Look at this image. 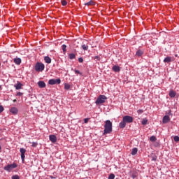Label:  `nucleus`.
Returning <instances> with one entry per match:
<instances>
[{"instance_id": "obj_43", "label": "nucleus", "mask_w": 179, "mask_h": 179, "mask_svg": "<svg viewBox=\"0 0 179 179\" xmlns=\"http://www.w3.org/2000/svg\"><path fill=\"white\" fill-rule=\"evenodd\" d=\"M1 150H2V147H1V145H0V152H1Z\"/></svg>"}, {"instance_id": "obj_23", "label": "nucleus", "mask_w": 179, "mask_h": 179, "mask_svg": "<svg viewBox=\"0 0 179 179\" xmlns=\"http://www.w3.org/2000/svg\"><path fill=\"white\" fill-rule=\"evenodd\" d=\"M81 47L83 50H84V51H87V50H89V46L87 45V44H83Z\"/></svg>"}, {"instance_id": "obj_31", "label": "nucleus", "mask_w": 179, "mask_h": 179, "mask_svg": "<svg viewBox=\"0 0 179 179\" xmlns=\"http://www.w3.org/2000/svg\"><path fill=\"white\" fill-rule=\"evenodd\" d=\"M173 141H175V142H179V136H175L173 137Z\"/></svg>"}, {"instance_id": "obj_12", "label": "nucleus", "mask_w": 179, "mask_h": 179, "mask_svg": "<svg viewBox=\"0 0 179 179\" xmlns=\"http://www.w3.org/2000/svg\"><path fill=\"white\" fill-rule=\"evenodd\" d=\"M22 86H23V84H22L20 82H17V84L15 85L14 87H15L16 90H19L22 89Z\"/></svg>"}, {"instance_id": "obj_40", "label": "nucleus", "mask_w": 179, "mask_h": 179, "mask_svg": "<svg viewBox=\"0 0 179 179\" xmlns=\"http://www.w3.org/2000/svg\"><path fill=\"white\" fill-rule=\"evenodd\" d=\"M17 96H23V93L22 92H17Z\"/></svg>"}, {"instance_id": "obj_3", "label": "nucleus", "mask_w": 179, "mask_h": 179, "mask_svg": "<svg viewBox=\"0 0 179 179\" xmlns=\"http://www.w3.org/2000/svg\"><path fill=\"white\" fill-rule=\"evenodd\" d=\"M17 167V164L16 163H13L12 164H8L7 166L3 167V170L5 171H8V173H10L13 169H16Z\"/></svg>"}, {"instance_id": "obj_8", "label": "nucleus", "mask_w": 179, "mask_h": 179, "mask_svg": "<svg viewBox=\"0 0 179 179\" xmlns=\"http://www.w3.org/2000/svg\"><path fill=\"white\" fill-rule=\"evenodd\" d=\"M162 122L163 124H167V122H170V116L169 115L164 116L162 119Z\"/></svg>"}, {"instance_id": "obj_45", "label": "nucleus", "mask_w": 179, "mask_h": 179, "mask_svg": "<svg viewBox=\"0 0 179 179\" xmlns=\"http://www.w3.org/2000/svg\"><path fill=\"white\" fill-rule=\"evenodd\" d=\"M1 88V86L0 85V89Z\"/></svg>"}, {"instance_id": "obj_42", "label": "nucleus", "mask_w": 179, "mask_h": 179, "mask_svg": "<svg viewBox=\"0 0 179 179\" xmlns=\"http://www.w3.org/2000/svg\"><path fill=\"white\" fill-rule=\"evenodd\" d=\"M17 100L16 99H14L13 100V103H16Z\"/></svg>"}, {"instance_id": "obj_11", "label": "nucleus", "mask_w": 179, "mask_h": 179, "mask_svg": "<svg viewBox=\"0 0 179 179\" xmlns=\"http://www.w3.org/2000/svg\"><path fill=\"white\" fill-rule=\"evenodd\" d=\"M173 61V58L171 57H166L164 59V62L166 64H169V62H171Z\"/></svg>"}, {"instance_id": "obj_14", "label": "nucleus", "mask_w": 179, "mask_h": 179, "mask_svg": "<svg viewBox=\"0 0 179 179\" xmlns=\"http://www.w3.org/2000/svg\"><path fill=\"white\" fill-rule=\"evenodd\" d=\"M85 5L87 6H93L96 5V3L93 0H90L89 2L85 3Z\"/></svg>"}, {"instance_id": "obj_17", "label": "nucleus", "mask_w": 179, "mask_h": 179, "mask_svg": "<svg viewBox=\"0 0 179 179\" xmlns=\"http://www.w3.org/2000/svg\"><path fill=\"white\" fill-rule=\"evenodd\" d=\"M113 71L114 72H120V71H121V68H120V66H117V65H115L113 66Z\"/></svg>"}, {"instance_id": "obj_26", "label": "nucleus", "mask_w": 179, "mask_h": 179, "mask_svg": "<svg viewBox=\"0 0 179 179\" xmlns=\"http://www.w3.org/2000/svg\"><path fill=\"white\" fill-rule=\"evenodd\" d=\"M137 177H138V173L134 172V173L131 174V178H132L133 179H136Z\"/></svg>"}, {"instance_id": "obj_18", "label": "nucleus", "mask_w": 179, "mask_h": 179, "mask_svg": "<svg viewBox=\"0 0 179 179\" xmlns=\"http://www.w3.org/2000/svg\"><path fill=\"white\" fill-rule=\"evenodd\" d=\"M150 157L152 159V162H156L157 160V156H156V154H151Z\"/></svg>"}, {"instance_id": "obj_20", "label": "nucleus", "mask_w": 179, "mask_h": 179, "mask_svg": "<svg viewBox=\"0 0 179 179\" xmlns=\"http://www.w3.org/2000/svg\"><path fill=\"white\" fill-rule=\"evenodd\" d=\"M136 57H142V55H143V51L141 50H137L136 52Z\"/></svg>"}, {"instance_id": "obj_19", "label": "nucleus", "mask_w": 179, "mask_h": 179, "mask_svg": "<svg viewBox=\"0 0 179 179\" xmlns=\"http://www.w3.org/2000/svg\"><path fill=\"white\" fill-rule=\"evenodd\" d=\"M44 61H45V62H46V64H51V59L48 56H45L44 57Z\"/></svg>"}, {"instance_id": "obj_41", "label": "nucleus", "mask_w": 179, "mask_h": 179, "mask_svg": "<svg viewBox=\"0 0 179 179\" xmlns=\"http://www.w3.org/2000/svg\"><path fill=\"white\" fill-rule=\"evenodd\" d=\"M89 121V119H85L84 120V122L85 123V124H87V122Z\"/></svg>"}, {"instance_id": "obj_4", "label": "nucleus", "mask_w": 179, "mask_h": 179, "mask_svg": "<svg viewBox=\"0 0 179 179\" xmlns=\"http://www.w3.org/2000/svg\"><path fill=\"white\" fill-rule=\"evenodd\" d=\"M45 68V66L41 62H37L35 65V71H36V72H43Z\"/></svg>"}, {"instance_id": "obj_27", "label": "nucleus", "mask_w": 179, "mask_h": 179, "mask_svg": "<svg viewBox=\"0 0 179 179\" xmlns=\"http://www.w3.org/2000/svg\"><path fill=\"white\" fill-rule=\"evenodd\" d=\"M62 5L63 6H66V5H68V2L66 1V0H62Z\"/></svg>"}, {"instance_id": "obj_16", "label": "nucleus", "mask_w": 179, "mask_h": 179, "mask_svg": "<svg viewBox=\"0 0 179 179\" xmlns=\"http://www.w3.org/2000/svg\"><path fill=\"white\" fill-rule=\"evenodd\" d=\"M13 61L16 65H20V64H22V59L20 58H15Z\"/></svg>"}, {"instance_id": "obj_35", "label": "nucleus", "mask_w": 179, "mask_h": 179, "mask_svg": "<svg viewBox=\"0 0 179 179\" xmlns=\"http://www.w3.org/2000/svg\"><path fill=\"white\" fill-rule=\"evenodd\" d=\"M137 113H138V114H142L143 113V110L140 109V110H137Z\"/></svg>"}, {"instance_id": "obj_30", "label": "nucleus", "mask_w": 179, "mask_h": 179, "mask_svg": "<svg viewBox=\"0 0 179 179\" xmlns=\"http://www.w3.org/2000/svg\"><path fill=\"white\" fill-rule=\"evenodd\" d=\"M115 178V175H114L113 173H110L108 176V179H114Z\"/></svg>"}, {"instance_id": "obj_39", "label": "nucleus", "mask_w": 179, "mask_h": 179, "mask_svg": "<svg viewBox=\"0 0 179 179\" xmlns=\"http://www.w3.org/2000/svg\"><path fill=\"white\" fill-rule=\"evenodd\" d=\"M168 115H171V117H173V113H171V110H170L168 113Z\"/></svg>"}, {"instance_id": "obj_32", "label": "nucleus", "mask_w": 179, "mask_h": 179, "mask_svg": "<svg viewBox=\"0 0 179 179\" xmlns=\"http://www.w3.org/2000/svg\"><path fill=\"white\" fill-rule=\"evenodd\" d=\"M11 179H20V177H19L17 175H13L11 177Z\"/></svg>"}, {"instance_id": "obj_44", "label": "nucleus", "mask_w": 179, "mask_h": 179, "mask_svg": "<svg viewBox=\"0 0 179 179\" xmlns=\"http://www.w3.org/2000/svg\"><path fill=\"white\" fill-rule=\"evenodd\" d=\"M175 57H178V55H175Z\"/></svg>"}, {"instance_id": "obj_28", "label": "nucleus", "mask_w": 179, "mask_h": 179, "mask_svg": "<svg viewBox=\"0 0 179 179\" xmlns=\"http://www.w3.org/2000/svg\"><path fill=\"white\" fill-rule=\"evenodd\" d=\"M141 124H142V125H146V124H148V120L145 118L143 119Z\"/></svg>"}, {"instance_id": "obj_36", "label": "nucleus", "mask_w": 179, "mask_h": 179, "mask_svg": "<svg viewBox=\"0 0 179 179\" xmlns=\"http://www.w3.org/2000/svg\"><path fill=\"white\" fill-rule=\"evenodd\" d=\"M94 59H97V61H100V59H101L100 57H99V56H95V57H94Z\"/></svg>"}, {"instance_id": "obj_13", "label": "nucleus", "mask_w": 179, "mask_h": 179, "mask_svg": "<svg viewBox=\"0 0 179 179\" xmlns=\"http://www.w3.org/2000/svg\"><path fill=\"white\" fill-rule=\"evenodd\" d=\"M169 97H171V99H174V97H176L177 93H176V92L173 90H171L169 92Z\"/></svg>"}, {"instance_id": "obj_10", "label": "nucleus", "mask_w": 179, "mask_h": 179, "mask_svg": "<svg viewBox=\"0 0 179 179\" xmlns=\"http://www.w3.org/2000/svg\"><path fill=\"white\" fill-rule=\"evenodd\" d=\"M38 86L41 89H44L45 87V83L44 81H39L38 82Z\"/></svg>"}, {"instance_id": "obj_6", "label": "nucleus", "mask_w": 179, "mask_h": 179, "mask_svg": "<svg viewBox=\"0 0 179 179\" xmlns=\"http://www.w3.org/2000/svg\"><path fill=\"white\" fill-rule=\"evenodd\" d=\"M49 85H59L61 83V79H50L48 81Z\"/></svg>"}, {"instance_id": "obj_1", "label": "nucleus", "mask_w": 179, "mask_h": 179, "mask_svg": "<svg viewBox=\"0 0 179 179\" xmlns=\"http://www.w3.org/2000/svg\"><path fill=\"white\" fill-rule=\"evenodd\" d=\"M134 122V117L129 115H126L122 117V121L119 124L120 128H125L127 124Z\"/></svg>"}, {"instance_id": "obj_5", "label": "nucleus", "mask_w": 179, "mask_h": 179, "mask_svg": "<svg viewBox=\"0 0 179 179\" xmlns=\"http://www.w3.org/2000/svg\"><path fill=\"white\" fill-rule=\"evenodd\" d=\"M107 100V96L105 95H99L96 101V104H103V103H106V101Z\"/></svg>"}, {"instance_id": "obj_37", "label": "nucleus", "mask_w": 179, "mask_h": 179, "mask_svg": "<svg viewBox=\"0 0 179 179\" xmlns=\"http://www.w3.org/2000/svg\"><path fill=\"white\" fill-rule=\"evenodd\" d=\"M78 62H80V63L83 62V58L82 57L78 58Z\"/></svg>"}, {"instance_id": "obj_9", "label": "nucleus", "mask_w": 179, "mask_h": 179, "mask_svg": "<svg viewBox=\"0 0 179 179\" xmlns=\"http://www.w3.org/2000/svg\"><path fill=\"white\" fill-rule=\"evenodd\" d=\"M49 139L52 143H55V142H57V136L55 135H50Z\"/></svg>"}, {"instance_id": "obj_24", "label": "nucleus", "mask_w": 179, "mask_h": 179, "mask_svg": "<svg viewBox=\"0 0 179 179\" xmlns=\"http://www.w3.org/2000/svg\"><path fill=\"white\" fill-rule=\"evenodd\" d=\"M150 142H156V141H157V138H156V136H152L150 138Z\"/></svg>"}, {"instance_id": "obj_22", "label": "nucleus", "mask_w": 179, "mask_h": 179, "mask_svg": "<svg viewBox=\"0 0 179 179\" xmlns=\"http://www.w3.org/2000/svg\"><path fill=\"white\" fill-rule=\"evenodd\" d=\"M136 153H138V148H133L131 150V153L132 155V156H135V155H136Z\"/></svg>"}, {"instance_id": "obj_33", "label": "nucleus", "mask_w": 179, "mask_h": 179, "mask_svg": "<svg viewBox=\"0 0 179 179\" xmlns=\"http://www.w3.org/2000/svg\"><path fill=\"white\" fill-rule=\"evenodd\" d=\"M75 73H78V75H82V73L79 70H74Z\"/></svg>"}, {"instance_id": "obj_38", "label": "nucleus", "mask_w": 179, "mask_h": 179, "mask_svg": "<svg viewBox=\"0 0 179 179\" xmlns=\"http://www.w3.org/2000/svg\"><path fill=\"white\" fill-rule=\"evenodd\" d=\"M36 146H37V143L33 142V143H32V147H33V148H36Z\"/></svg>"}, {"instance_id": "obj_46", "label": "nucleus", "mask_w": 179, "mask_h": 179, "mask_svg": "<svg viewBox=\"0 0 179 179\" xmlns=\"http://www.w3.org/2000/svg\"><path fill=\"white\" fill-rule=\"evenodd\" d=\"M0 66H1V62H0Z\"/></svg>"}, {"instance_id": "obj_29", "label": "nucleus", "mask_w": 179, "mask_h": 179, "mask_svg": "<svg viewBox=\"0 0 179 179\" xmlns=\"http://www.w3.org/2000/svg\"><path fill=\"white\" fill-rule=\"evenodd\" d=\"M62 48L64 52H66V45L65 44L62 45Z\"/></svg>"}, {"instance_id": "obj_15", "label": "nucleus", "mask_w": 179, "mask_h": 179, "mask_svg": "<svg viewBox=\"0 0 179 179\" xmlns=\"http://www.w3.org/2000/svg\"><path fill=\"white\" fill-rule=\"evenodd\" d=\"M10 113H11L12 114L16 115V114H17L18 110L17 109L16 107H12V108H10Z\"/></svg>"}, {"instance_id": "obj_34", "label": "nucleus", "mask_w": 179, "mask_h": 179, "mask_svg": "<svg viewBox=\"0 0 179 179\" xmlns=\"http://www.w3.org/2000/svg\"><path fill=\"white\" fill-rule=\"evenodd\" d=\"M3 110H4L3 106L0 105V114H1V113H2L3 111Z\"/></svg>"}, {"instance_id": "obj_21", "label": "nucleus", "mask_w": 179, "mask_h": 179, "mask_svg": "<svg viewBox=\"0 0 179 179\" xmlns=\"http://www.w3.org/2000/svg\"><path fill=\"white\" fill-rule=\"evenodd\" d=\"M69 59H75V58H76V55H75L74 53H70L69 55Z\"/></svg>"}, {"instance_id": "obj_25", "label": "nucleus", "mask_w": 179, "mask_h": 179, "mask_svg": "<svg viewBox=\"0 0 179 179\" xmlns=\"http://www.w3.org/2000/svg\"><path fill=\"white\" fill-rule=\"evenodd\" d=\"M64 89H65V90H69V89H71V85H69L68 83H65L64 84Z\"/></svg>"}, {"instance_id": "obj_2", "label": "nucleus", "mask_w": 179, "mask_h": 179, "mask_svg": "<svg viewBox=\"0 0 179 179\" xmlns=\"http://www.w3.org/2000/svg\"><path fill=\"white\" fill-rule=\"evenodd\" d=\"M113 132V122L110 120H106L104 124L103 135L111 134Z\"/></svg>"}, {"instance_id": "obj_7", "label": "nucleus", "mask_w": 179, "mask_h": 179, "mask_svg": "<svg viewBox=\"0 0 179 179\" xmlns=\"http://www.w3.org/2000/svg\"><path fill=\"white\" fill-rule=\"evenodd\" d=\"M20 152L21 153V159L22 163H24V158L26 157V156L24 155L26 153V149L24 148H20Z\"/></svg>"}]
</instances>
